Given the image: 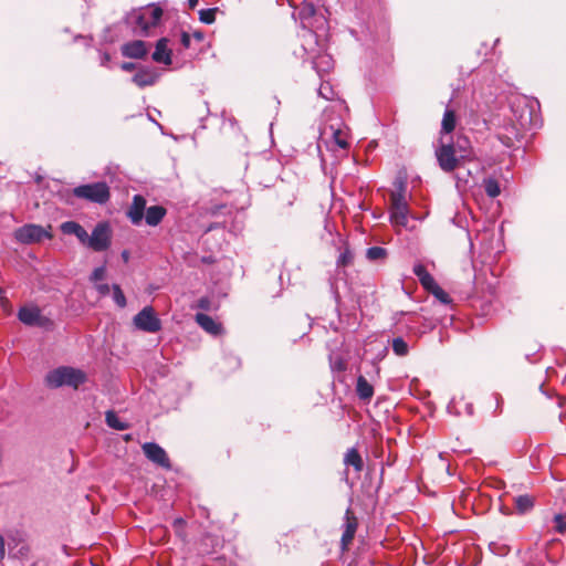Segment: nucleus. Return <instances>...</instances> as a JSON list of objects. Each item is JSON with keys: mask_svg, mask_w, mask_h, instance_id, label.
<instances>
[{"mask_svg": "<svg viewBox=\"0 0 566 566\" xmlns=\"http://www.w3.org/2000/svg\"><path fill=\"white\" fill-rule=\"evenodd\" d=\"M427 292L431 293L442 304H450L452 302L449 294L437 282Z\"/></svg>", "mask_w": 566, "mask_h": 566, "instance_id": "cd10ccee", "label": "nucleus"}, {"mask_svg": "<svg viewBox=\"0 0 566 566\" xmlns=\"http://www.w3.org/2000/svg\"><path fill=\"white\" fill-rule=\"evenodd\" d=\"M483 187L486 195L491 198L497 197L501 192L500 185L494 178L484 179Z\"/></svg>", "mask_w": 566, "mask_h": 566, "instance_id": "c756f323", "label": "nucleus"}, {"mask_svg": "<svg viewBox=\"0 0 566 566\" xmlns=\"http://www.w3.org/2000/svg\"><path fill=\"white\" fill-rule=\"evenodd\" d=\"M106 275V268L105 265L98 266L94 269V271L91 274V281L92 282H98L105 279Z\"/></svg>", "mask_w": 566, "mask_h": 566, "instance_id": "4c0bfd02", "label": "nucleus"}, {"mask_svg": "<svg viewBox=\"0 0 566 566\" xmlns=\"http://www.w3.org/2000/svg\"><path fill=\"white\" fill-rule=\"evenodd\" d=\"M159 78V73L154 69H143L138 71L132 81L140 88L154 85Z\"/></svg>", "mask_w": 566, "mask_h": 566, "instance_id": "2eb2a0df", "label": "nucleus"}, {"mask_svg": "<svg viewBox=\"0 0 566 566\" xmlns=\"http://www.w3.org/2000/svg\"><path fill=\"white\" fill-rule=\"evenodd\" d=\"M468 412H469L470 415H472V407H469V408H468Z\"/></svg>", "mask_w": 566, "mask_h": 566, "instance_id": "864d4df0", "label": "nucleus"}, {"mask_svg": "<svg viewBox=\"0 0 566 566\" xmlns=\"http://www.w3.org/2000/svg\"><path fill=\"white\" fill-rule=\"evenodd\" d=\"M199 0H188V4L190 9H195L198 4Z\"/></svg>", "mask_w": 566, "mask_h": 566, "instance_id": "8fccbe9b", "label": "nucleus"}, {"mask_svg": "<svg viewBox=\"0 0 566 566\" xmlns=\"http://www.w3.org/2000/svg\"><path fill=\"white\" fill-rule=\"evenodd\" d=\"M8 545L10 551H14L20 544L27 542L25 533L20 530H12L7 533Z\"/></svg>", "mask_w": 566, "mask_h": 566, "instance_id": "bb28decb", "label": "nucleus"}, {"mask_svg": "<svg viewBox=\"0 0 566 566\" xmlns=\"http://www.w3.org/2000/svg\"><path fill=\"white\" fill-rule=\"evenodd\" d=\"M353 261H354V253L352 252V250L348 248V247H345L338 258H337V266L338 268H346L350 264H353Z\"/></svg>", "mask_w": 566, "mask_h": 566, "instance_id": "7c9ffc66", "label": "nucleus"}, {"mask_svg": "<svg viewBox=\"0 0 566 566\" xmlns=\"http://www.w3.org/2000/svg\"><path fill=\"white\" fill-rule=\"evenodd\" d=\"M356 392L361 400H369L374 396V387L364 376L357 378Z\"/></svg>", "mask_w": 566, "mask_h": 566, "instance_id": "5701e85b", "label": "nucleus"}, {"mask_svg": "<svg viewBox=\"0 0 566 566\" xmlns=\"http://www.w3.org/2000/svg\"><path fill=\"white\" fill-rule=\"evenodd\" d=\"M190 41H191V35L188 32L182 31L180 34V42H181V45L184 46V49L190 48Z\"/></svg>", "mask_w": 566, "mask_h": 566, "instance_id": "a19ab883", "label": "nucleus"}, {"mask_svg": "<svg viewBox=\"0 0 566 566\" xmlns=\"http://www.w3.org/2000/svg\"><path fill=\"white\" fill-rule=\"evenodd\" d=\"M112 243V229L108 222H98L92 234H87L85 247L92 249L95 252H102L107 250Z\"/></svg>", "mask_w": 566, "mask_h": 566, "instance_id": "39448f33", "label": "nucleus"}, {"mask_svg": "<svg viewBox=\"0 0 566 566\" xmlns=\"http://www.w3.org/2000/svg\"><path fill=\"white\" fill-rule=\"evenodd\" d=\"M458 153L454 150V145L449 143H443L441 140V145L436 149V157L439 164V167L444 172H451L455 168H458L465 160L458 157Z\"/></svg>", "mask_w": 566, "mask_h": 566, "instance_id": "423d86ee", "label": "nucleus"}, {"mask_svg": "<svg viewBox=\"0 0 566 566\" xmlns=\"http://www.w3.org/2000/svg\"><path fill=\"white\" fill-rule=\"evenodd\" d=\"M412 272L426 291L437 282L422 263H416Z\"/></svg>", "mask_w": 566, "mask_h": 566, "instance_id": "4be33fe9", "label": "nucleus"}, {"mask_svg": "<svg viewBox=\"0 0 566 566\" xmlns=\"http://www.w3.org/2000/svg\"><path fill=\"white\" fill-rule=\"evenodd\" d=\"M392 350L397 356H406L409 352V346L403 338L397 337L392 339Z\"/></svg>", "mask_w": 566, "mask_h": 566, "instance_id": "2f4dec72", "label": "nucleus"}, {"mask_svg": "<svg viewBox=\"0 0 566 566\" xmlns=\"http://www.w3.org/2000/svg\"><path fill=\"white\" fill-rule=\"evenodd\" d=\"M4 557V539L0 535V560Z\"/></svg>", "mask_w": 566, "mask_h": 566, "instance_id": "49530a36", "label": "nucleus"}, {"mask_svg": "<svg viewBox=\"0 0 566 566\" xmlns=\"http://www.w3.org/2000/svg\"><path fill=\"white\" fill-rule=\"evenodd\" d=\"M19 319L25 325H42L41 312L35 306H24L19 310Z\"/></svg>", "mask_w": 566, "mask_h": 566, "instance_id": "dca6fc26", "label": "nucleus"}, {"mask_svg": "<svg viewBox=\"0 0 566 566\" xmlns=\"http://www.w3.org/2000/svg\"><path fill=\"white\" fill-rule=\"evenodd\" d=\"M166 216V209L163 206H151L147 208L144 217L145 221L150 227L158 226Z\"/></svg>", "mask_w": 566, "mask_h": 566, "instance_id": "412c9836", "label": "nucleus"}, {"mask_svg": "<svg viewBox=\"0 0 566 566\" xmlns=\"http://www.w3.org/2000/svg\"><path fill=\"white\" fill-rule=\"evenodd\" d=\"M344 462L346 465L354 467L356 472H360L364 467L363 459L355 448H352L346 452Z\"/></svg>", "mask_w": 566, "mask_h": 566, "instance_id": "393cba45", "label": "nucleus"}, {"mask_svg": "<svg viewBox=\"0 0 566 566\" xmlns=\"http://www.w3.org/2000/svg\"><path fill=\"white\" fill-rule=\"evenodd\" d=\"M217 11H218L217 8L202 9L199 11V20L202 23L211 24L216 20Z\"/></svg>", "mask_w": 566, "mask_h": 566, "instance_id": "72a5a7b5", "label": "nucleus"}, {"mask_svg": "<svg viewBox=\"0 0 566 566\" xmlns=\"http://www.w3.org/2000/svg\"><path fill=\"white\" fill-rule=\"evenodd\" d=\"M133 323L137 329L146 333H157L163 326L153 306H145L138 312L134 316Z\"/></svg>", "mask_w": 566, "mask_h": 566, "instance_id": "0eeeda50", "label": "nucleus"}, {"mask_svg": "<svg viewBox=\"0 0 566 566\" xmlns=\"http://www.w3.org/2000/svg\"><path fill=\"white\" fill-rule=\"evenodd\" d=\"M105 420L108 427L116 429V430H125L128 428L127 423L122 421L117 415L109 410L105 415Z\"/></svg>", "mask_w": 566, "mask_h": 566, "instance_id": "c85d7f7f", "label": "nucleus"}, {"mask_svg": "<svg viewBox=\"0 0 566 566\" xmlns=\"http://www.w3.org/2000/svg\"><path fill=\"white\" fill-rule=\"evenodd\" d=\"M390 221L395 226L406 227L408 224V205L401 193L391 195Z\"/></svg>", "mask_w": 566, "mask_h": 566, "instance_id": "1a4fd4ad", "label": "nucleus"}, {"mask_svg": "<svg viewBox=\"0 0 566 566\" xmlns=\"http://www.w3.org/2000/svg\"><path fill=\"white\" fill-rule=\"evenodd\" d=\"M454 145V150L459 154L458 157L470 161L473 159V150L470 140L465 136L458 135L454 142H448Z\"/></svg>", "mask_w": 566, "mask_h": 566, "instance_id": "6ab92c4d", "label": "nucleus"}, {"mask_svg": "<svg viewBox=\"0 0 566 566\" xmlns=\"http://www.w3.org/2000/svg\"><path fill=\"white\" fill-rule=\"evenodd\" d=\"M50 230L51 226L43 228L39 224L29 223L18 228L14 231V238L18 242L23 244L38 243L44 239L50 240L52 238Z\"/></svg>", "mask_w": 566, "mask_h": 566, "instance_id": "20e7f679", "label": "nucleus"}, {"mask_svg": "<svg viewBox=\"0 0 566 566\" xmlns=\"http://www.w3.org/2000/svg\"><path fill=\"white\" fill-rule=\"evenodd\" d=\"M358 527V521L354 512L348 507L344 515L343 534L340 538V549L347 551L355 537Z\"/></svg>", "mask_w": 566, "mask_h": 566, "instance_id": "9d476101", "label": "nucleus"}, {"mask_svg": "<svg viewBox=\"0 0 566 566\" xmlns=\"http://www.w3.org/2000/svg\"><path fill=\"white\" fill-rule=\"evenodd\" d=\"M14 556L20 558H27L30 553V547L27 542L20 544L14 551H12Z\"/></svg>", "mask_w": 566, "mask_h": 566, "instance_id": "58836bf2", "label": "nucleus"}, {"mask_svg": "<svg viewBox=\"0 0 566 566\" xmlns=\"http://www.w3.org/2000/svg\"><path fill=\"white\" fill-rule=\"evenodd\" d=\"M515 509L520 514H525L534 506V499L528 494L518 495L514 499Z\"/></svg>", "mask_w": 566, "mask_h": 566, "instance_id": "a878e982", "label": "nucleus"}, {"mask_svg": "<svg viewBox=\"0 0 566 566\" xmlns=\"http://www.w3.org/2000/svg\"><path fill=\"white\" fill-rule=\"evenodd\" d=\"M191 36L196 39L198 42H201L203 40V33L200 31L193 32Z\"/></svg>", "mask_w": 566, "mask_h": 566, "instance_id": "de8ad7c7", "label": "nucleus"}, {"mask_svg": "<svg viewBox=\"0 0 566 566\" xmlns=\"http://www.w3.org/2000/svg\"><path fill=\"white\" fill-rule=\"evenodd\" d=\"M180 538H182L184 541L186 539V532L185 530L184 531H179V533H176Z\"/></svg>", "mask_w": 566, "mask_h": 566, "instance_id": "3c124183", "label": "nucleus"}, {"mask_svg": "<svg viewBox=\"0 0 566 566\" xmlns=\"http://www.w3.org/2000/svg\"><path fill=\"white\" fill-rule=\"evenodd\" d=\"M134 69H135V64H134V63H130V62H124V63L122 64V70H124V71L129 72V71H133Z\"/></svg>", "mask_w": 566, "mask_h": 566, "instance_id": "c03bdc74", "label": "nucleus"}, {"mask_svg": "<svg viewBox=\"0 0 566 566\" xmlns=\"http://www.w3.org/2000/svg\"><path fill=\"white\" fill-rule=\"evenodd\" d=\"M45 380L52 388L70 386L77 389L80 385L85 382L86 375L80 369L63 366L50 371L46 375Z\"/></svg>", "mask_w": 566, "mask_h": 566, "instance_id": "f03ea898", "label": "nucleus"}, {"mask_svg": "<svg viewBox=\"0 0 566 566\" xmlns=\"http://www.w3.org/2000/svg\"><path fill=\"white\" fill-rule=\"evenodd\" d=\"M60 228L64 234L75 235L80 243L85 245L88 233L80 223L75 221H65Z\"/></svg>", "mask_w": 566, "mask_h": 566, "instance_id": "aec40b11", "label": "nucleus"}, {"mask_svg": "<svg viewBox=\"0 0 566 566\" xmlns=\"http://www.w3.org/2000/svg\"><path fill=\"white\" fill-rule=\"evenodd\" d=\"M186 526V521L181 517H178L174 521V530L176 533H179V531H184Z\"/></svg>", "mask_w": 566, "mask_h": 566, "instance_id": "79ce46f5", "label": "nucleus"}, {"mask_svg": "<svg viewBox=\"0 0 566 566\" xmlns=\"http://www.w3.org/2000/svg\"><path fill=\"white\" fill-rule=\"evenodd\" d=\"M318 95L327 101H332L335 96V92L328 82H322L318 87Z\"/></svg>", "mask_w": 566, "mask_h": 566, "instance_id": "f704fd0d", "label": "nucleus"}, {"mask_svg": "<svg viewBox=\"0 0 566 566\" xmlns=\"http://www.w3.org/2000/svg\"><path fill=\"white\" fill-rule=\"evenodd\" d=\"M146 199L142 195H135L127 211V217L134 226H139L146 212Z\"/></svg>", "mask_w": 566, "mask_h": 566, "instance_id": "f8f14e48", "label": "nucleus"}, {"mask_svg": "<svg viewBox=\"0 0 566 566\" xmlns=\"http://www.w3.org/2000/svg\"><path fill=\"white\" fill-rule=\"evenodd\" d=\"M122 259H123L124 262H128V260H129V252L127 250H124L122 252Z\"/></svg>", "mask_w": 566, "mask_h": 566, "instance_id": "09e8293b", "label": "nucleus"}, {"mask_svg": "<svg viewBox=\"0 0 566 566\" xmlns=\"http://www.w3.org/2000/svg\"><path fill=\"white\" fill-rule=\"evenodd\" d=\"M148 50L146 43L142 40H134L122 45V54L129 59H143Z\"/></svg>", "mask_w": 566, "mask_h": 566, "instance_id": "4468645a", "label": "nucleus"}, {"mask_svg": "<svg viewBox=\"0 0 566 566\" xmlns=\"http://www.w3.org/2000/svg\"><path fill=\"white\" fill-rule=\"evenodd\" d=\"M387 255L386 249L381 247H371L366 251V256L369 261L382 260Z\"/></svg>", "mask_w": 566, "mask_h": 566, "instance_id": "473e14b6", "label": "nucleus"}, {"mask_svg": "<svg viewBox=\"0 0 566 566\" xmlns=\"http://www.w3.org/2000/svg\"><path fill=\"white\" fill-rule=\"evenodd\" d=\"M457 125V116L454 111L447 108L444 111L441 122V135H448L452 133Z\"/></svg>", "mask_w": 566, "mask_h": 566, "instance_id": "b1692460", "label": "nucleus"}, {"mask_svg": "<svg viewBox=\"0 0 566 566\" xmlns=\"http://www.w3.org/2000/svg\"><path fill=\"white\" fill-rule=\"evenodd\" d=\"M168 40L166 38H161L156 43L155 51L153 53V60L157 63H161L165 65L171 64V51L168 49Z\"/></svg>", "mask_w": 566, "mask_h": 566, "instance_id": "a211bd4d", "label": "nucleus"}, {"mask_svg": "<svg viewBox=\"0 0 566 566\" xmlns=\"http://www.w3.org/2000/svg\"><path fill=\"white\" fill-rule=\"evenodd\" d=\"M109 61H111L109 54L108 53H103L102 60H101V64L103 66H106Z\"/></svg>", "mask_w": 566, "mask_h": 566, "instance_id": "a18cd8bd", "label": "nucleus"}, {"mask_svg": "<svg viewBox=\"0 0 566 566\" xmlns=\"http://www.w3.org/2000/svg\"><path fill=\"white\" fill-rule=\"evenodd\" d=\"M195 321L205 332L210 335L219 336L223 333L222 324L207 314L197 313Z\"/></svg>", "mask_w": 566, "mask_h": 566, "instance_id": "ddd939ff", "label": "nucleus"}, {"mask_svg": "<svg viewBox=\"0 0 566 566\" xmlns=\"http://www.w3.org/2000/svg\"><path fill=\"white\" fill-rule=\"evenodd\" d=\"M142 449L149 461L165 469L171 468L166 451L159 444L155 442H146L142 446Z\"/></svg>", "mask_w": 566, "mask_h": 566, "instance_id": "9b49d317", "label": "nucleus"}, {"mask_svg": "<svg viewBox=\"0 0 566 566\" xmlns=\"http://www.w3.org/2000/svg\"><path fill=\"white\" fill-rule=\"evenodd\" d=\"M555 530L563 534L566 533V514H556L554 517Z\"/></svg>", "mask_w": 566, "mask_h": 566, "instance_id": "e433bc0d", "label": "nucleus"}, {"mask_svg": "<svg viewBox=\"0 0 566 566\" xmlns=\"http://www.w3.org/2000/svg\"><path fill=\"white\" fill-rule=\"evenodd\" d=\"M96 290L98 291L99 294L107 295L111 291V287L108 284L103 283V284L96 285Z\"/></svg>", "mask_w": 566, "mask_h": 566, "instance_id": "37998d69", "label": "nucleus"}, {"mask_svg": "<svg viewBox=\"0 0 566 566\" xmlns=\"http://www.w3.org/2000/svg\"><path fill=\"white\" fill-rule=\"evenodd\" d=\"M112 290H113V300L116 303V305L122 308L125 307L126 306V297H125L120 286L117 284H114L112 286Z\"/></svg>", "mask_w": 566, "mask_h": 566, "instance_id": "c9c22d12", "label": "nucleus"}, {"mask_svg": "<svg viewBox=\"0 0 566 566\" xmlns=\"http://www.w3.org/2000/svg\"><path fill=\"white\" fill-rule=\"evenodd\" d=\"M200 552H201L202 554H209V553H210V552H209V551H207V549H202V551H200Z\"/></svg>", "mask_w": 566, "mask_h": 566, "instance_id": "603ef678", "label": "nucleus"}, {"mask_svg": "<svg viewBox=\"0 0 566 566\" xmlns=\"http://www.w3.org/2000/svg\"><path fill=\"white\" fill-rule=\"evenodd\" d=\"M313 69L317 72L319 77L324 74L329 73L334 67V61L332 55L327 53H319L312 60Z\"/></svg>", "mask_w": 566, "mask_h": 566, "instance_id": "f3484780", "label": "nucleus"}, {"mask_svg": "<svg viewBox=\"0 0 566 566\" xmlns=\"http://www.w3.org/2000/svg\"><path fill=\"white\" fill-rule=\"evenodd\" d=\"M197 306L200 310L210 311L211 310V301H210L209 297L203 296V297L198 300Z\"/></svg>", "mask_w": 566, "mask_h": 566, "instance_id": "ea45409f", "label": "nucleus"}, {"mask_svg": "<svg viewBox=\"0 0 566 566\" xmlns=\"http://www.w3.org/2000/svg\"><path fill=\"white\" fill-rule=\"evenodd\" d=\"M163 17V9L159 6L150 4L135 10L132 15L133 31L137 35H148L153 28H156Z\"/></svg>", "mask_w": 566, "mask_h": 566, "instance_id": "f257e3e1", "label": "nucleus"}, {"mask_svg": "<svg viewBox=\"0 0 566 566\" xmlns=\"http://www.w3.org/2000/svg\"><path fill=\"white\" fill-rule=\"evenodd\" d=\"M323 135L328 138V145L335 146L342 150L348 149V128L344 123L337 122L335 125L331 124L325 126Z\"/></svg>", "mask_w": 566, "mask_h": 566, "instance_id": "6e6552de", "label": "nucleus"}, {"mask_svg": "<svg viewBox=\"0 0 566 566\" xmlns=\"http://www.w3.org/2000/svg\"><path fill=\"white\" fill-rule=\"evenodd\" d=\"M73 195L98 205H105L111 198L109 187L105 181L77 186L73 189Z\"/></svg>", "mask_w": 566, "mask_h": 566, "instance_id": "7ed1b4c3", "label": "nucleus"}]
</instances>
